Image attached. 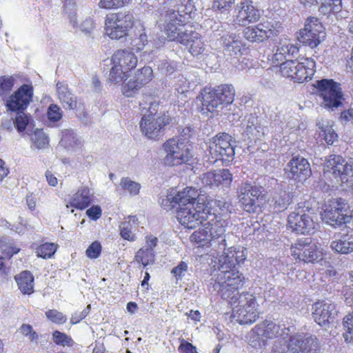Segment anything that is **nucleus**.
I'll list each match as a JSON object with an SVG mask.
<instances>
[{
  "mask_svg": "<svg viewBox=\"0 0 353 353\" xmlns=\"http://www.w3.org/2000/svg\"><path fill=\"white\" fill-rule=\"evenodd\" d=\"M232 137L227 133H219L208 143V150L214 161H230L234 156Z\"/></svg>",
  "mask_w": 353,
  "mask_h": 353,
  "instance_id": "obj_11",
  "label": "nucleus"
},
{
  "mask_svg": "<svg viewBox=\"0 0 353 353\" xmlns=\"http://www.w3.org/2000/svg\"><path fill=\"white\" fill-rule=\"evenodd\" d=\"M135 260L141 262L144 267L148 264L153 263L155 260V252L150 248H142L139 250L135 255Z\"/></svg>",
  "mask_w": 353,
  "mask_h": 353,
  "instance_id": "obj_43",
  "label": "nucleus"
},
{
  "mask_svg": "<svg viewBox=\"0 0 353 353\" xmlns=\"http://www.w3.org/2000/svg\"><path fill=\"white\" fill-rule=\"evenodd\" d=\"M260 327L256 325L248 334V344L256 350V352L261 351L266 345V341L262 338L263 334Z\"/></svg>",
  "mask_w": 353,
  "mask_h": 353,
  "instance_id": "obj_38",
  "label": "nucleus"
},
{
  "mask_svg": "<svg viewBox=\"0 0 353 353\" xmlns=\"http://www.w3.org/2000/svg\"><path fill=\"white\" fill-rule=\"evenodd\" d=\"M61 144L68 150H74L81 145V140L72 130H65L63 132Z\"/></svg>",
  "mask_w": 353,
  "mask_h": 353,
  "instance_id": "obj_40",
  "label": "nucleus"
},
{
  "mask_svg": "<svg viewBox=\"0 0 353 353\" xmlns=\"http://www.w3.org/2000/svg\"><path fill=\"white\" fill-rule=\"evenodd\" d=\"M111 62L112 64H116L128 72L137 66L138 60L132 52L118 50L112 56Z\"/></svg>",
  "mask_w": 353,
  "mask_h": 353,
  "instance_id": "obj_24",
  "label": "nucleus"
},
{
  "mask_svg": "<svg viewBox=\"0 0 353 353\" xmlns=\"http://www.w3.org/2000/svg\"><path fill=\"white\" fill-rule=\"evenodd\" d=\"M57 248L56 244L46 243L38 247L36 253L39 257L43 259L50 258L56 252Z\"/></svg>",
  "mask_w": 353,
  "mask_h": 353,
  "instance_id": "obj_51",
  "label": "nucleus"
},
{
  "mask_svg": "<svg viewBox=\"0 0 353 353\" xmlns=\"http://www.w3.org/2000/svg\"><path fill=\"white\" fill-rule=\"evenodd\" d=\"M331 248L335 252L346 254L353 252V236L350 234L341 235L339 239L332 241Z\"/></svg>",
  "mask_w": 353,
  "mask_h": 353,
  "instance_id": "obj_29",
  "label": "nucleus"
},
{
  "mask_svg": "<svg viewBox=\"0 0 353 353\" xmlns=\"http://www.w3.org/2000/svg\"><path fill=\"white\" fill-rule=\"evenodd\" d=\"M291 255L305 263H314L322 259V253L310 238H301L290 248Z\"/></svg>",
  "mask_w": 353,
  "mask_h": 353,
  "instance_id": "obj_12",
  "label": "nucleus"
},
{
  "mask_svg": "<svg viewBox=\"0 0 353 353\" xmlns=\"http://www.w3.org/2000/svg\"><path fill=\"white\" fill-rule=\"evenodd\" d=\"M352 172V165L341 155L331 154L325 160L324 163V176L330 177L332 176L337 182L343 183L347 181L346 176Z\"/></svg>",
  "mask_w": 353,
  "mask_h": 353,
  "instance_id": "obj_15",
  "label": "nucleus"
},
{
  "mask_svg": "<svg viewBox=\"0 0 353 353\" xmlns=\"http://www.w3.org/2000/svg\"><path fill=\"white\" fill-rule=\"evenodd\" d=\"M210 232L211 236L210 245L217 252L225 250L227 244L225 243V228L223 223L218 221L212 223L210 228Z\"/></svg>",
  "mask_w": 353,
  "mask_h": 353,
  "instance_id": "obj_25",
  "label": "nucleus"
},
{
  "mask_svg": "<svg viewBox=\"0 0 353 353\" xmlns=\"http://www.w3.org/2000/svg\"><path fill=\"white\" fill-rule=\"evenodd\" d=\"M228 303L232 307L231 318L233 321L245 325L255 322L259 318V304L252 294L243 292Z\"/></svg>",
  "mask_w": 353,
  "mask_h": 353,
  "instance_id": "obj_4",
  "label": "nucleus"
},
{
  "mask_svg": "<svg viewBox=\"0 0 353 353\" xmlns=\"http://www.w3.org/2000/svg\"><path fill=\"white\" fill-rule=\"evenodd\" d=\"M202 106L203 110H206L210 112H219V109H223V106L219 101L214 89L202 94Z\"/></svg>",
  "mask_w": 353,
  "mask_h": 353,
  "instance_id": "obj_31",
  "label": "nucleus"
},
{
  "mask_svg": "<svg viewBox=\"0 0 353 353\" xmlns=\"http://www.w3.org/2000/svg\"><path fill=\"white\" fill-rule=\"evenodd\" d=\"M259 327L261 332L263 336L269 339H273L281 335L283 336V339L290 337L295 331V327L293 325L284 327L281 329V325L276 324L271 320H265L260 324L256 325ZM285 326V325H283Z\"/></svg>",
  "mask_w": 353,
  "mask_h": 353,
  "instance_id": "obj_22",
  "label": "nucleus"
},
{
  "mask_svg": "<svg viewBox=\"0 0 353 353\" xmlns=\"http://www.w3.org/2000/svg\"><path fill=\"white\" fill-rule=\"evenodd\" d=\"M245 131L254 138L259 139L268 133V128L259 122L257 117L250 115L248 119Z\"/></svg>",
  "mask_w": 353,
  "mask_h": 353,
  "instance_id": "obj_32",
  "label": "nucleus"
},
{
  "mask_svg": "<svg viewBox=\"0 0 353 353\" xmlns=\"http://www.w3.org/2000/svg\"><path fill=\"white\" fill-rule=\"evenodd\" d=\"M63 116V112L59 106L51 104L48 110V117L50 121L56 122L59 121Z\"/></svg>",
  "mask_w": 353,
  "mask_h": 353,
  "instance_id": "obj_58",
  "label": "nucleus"
},
{
  "mask_svg": "<svg viewBox=\"0 0 353 353\" xmlns=\"http://www.w3.org/2000/svg\"><path fill=\"white\" fill-rule=\"evenodd\" d=\"M161 16L163 18V31L169 41L181 43L182 37L189 30V29H185L181 24L183 22L181 16L178 17L174 10H165Z\"/></svg>",
  "mask_w": 353,
  "mask_h": 353,
  "instance_id": "obj_16",
  "label": "nucleus"
},
{
  "mask_svg": "<svg viewBox=\"0 0 353 353\" xmlns=\"http://www.w3.org/2000/svg\"><path fill=\"white\" fill-rule=\"evenodd\" d=\"M202 183L205 186H229L232 181V174L228 169H221L216 172L204 173L201 178Z\"/></svg>",
  "mask_w": 353,
  "mask_h": 353,
  "instance_id": "obj_21",
  "label": "nucleus"
},
{
  "mask_svg": "<svg viewBox=\"0 0 353 353\" xmlns=\"http://www.w3.org/2000/svg\"><path fill=\"white\" fill-rule=\"evenodd\" d=\"M178 350L181 353H197L196 347L183 339L181 340Z\"/></svg>",
  "mask_w": 353,
  "mask_h": 353,
  "instance_id": "obj_64",
  "label": "nucleus"
},
{
  "mask_svg": "<svg viewBox=\"0 0 353 353\" xmlns=\"http://www.w3.org/2000/svg\"><path fill=\"white\" fill-rule=\"evenodd\" d=\"M134 23V17L128 11L110 13L105 19L106 34L113 39H119L128 34Z\"/></svg>",
  "mask_w": 353,
  "mask_h": 353,
  "instance_id": "obj_7",
  "label": "nucleus"
},
{
  "mask_svg": "<svg viewBox=\"0 0 353 353\" xmlns=\"http://www.w3.org/2000/svg\"><path fill=\"white\" fill-rule=\"evenodd\" d=\"M291 199L289 193L285 191L281 192L279 194L278 198L275 200L276 207L280 208H286V207L290 203Z\"/></svg>",
  "mask_w": 353,
  "mask_h": 353,
  "instance_id": "obj_61",
  "label": "nucleus"
},
{
  "mask_svg": "<svg viewBox=\"0 0 353 353\" xmlns=\"http://www.w3.org/2000/svg\"><path fill=\"white\" fill-rule=\"evenodd\" d=\"M46 317L54 323L63 324L67 318L61 312L56 310H49L46 312Z\"/></svg>",
  "mask_w": 353,
  "mask_h": 353,
  "instance_id": "obj_57",
  "label": "nucleus"
},
{
  "mask_svg": "<svg viewBox=\"0 0 353 353\" xmlns=\"http://www.w3.org/2000/svg\"><path fill=\"white\" fill-rule=\"evenodd\" d=\"M235 12H236L235 21L241 26L257 22L261 17L259 10L254 6L252 1L249 0H243L237 3Z\"/></svg>",
  "mask_w": 353,
  "mask_h": 353,
  "instance_id": "obj_20",
  "label": "nucleus"
},
{
  "mask_svg": "<svg viewBox=\"0 0 353 353\" xmlns=\"http://www.w3.org/2000/svg\"><path fill=\"white\" fill-rule=\"evenodd\" d=\"M90 190L83 188L78 190L71 198L70 204L76 208L83 210L90 203Z\"/></svg>",
  "mask_w": 353,
  "mask_h": 353,
  "instance_id": "obj_33",
  "label": "nucleus"
},
{
  "mask_svg": "<svg viewBox=\"0 0 353 353\" xmlns=\"http://www.w3.org/2000/svg\"><path fill=\"white\" fill-rule=\"evenodd\" d=\"M192 2L191 0H166L163 7L165 10H175L178 17L181 16V19H184V14L191 12Z\"/></svg>",
  "mask_w": 353,
  "mask_h": 353,
  "instance_id": "obj_30",
  "label": "nucleus"
},
{
  "mask_svg": "<svg viewBox=\"0 0 353 353\" xmlns=\"http://www.w3.org/2000/svg\"><path fill=\"white\" fill-rule=\"evenodd\" d=\"M101 252V245L98 241H94L87 248L86 256L90 259H97Z\"/></svg>",
  "mask_w": 353,
  "mask_h": 353,
  "instance_id": "obj_60",
  "label": "nucleus"
},
{
  "mask_svg": "<svg viewBox=\"0 0 353 353\" xmlns=\"http://www.w3.org/2000/svg\"><path fill=\"white\" fill-rule=\"evenodd\" d=\"M298 63V60H287L282 63L280 65V72L282 76L290 78L294 81V76L296 73Z\"/></svg>",
  "mask_w": 353,
  "mask_h": 353,
  "instance_id": "obj_45",
  "label": "nucleus"
},
{
  "mask_svg": "<svg viewBox=\"0 0 353 353\" xmlns=\"http://www.w3.org/2000/svg\"><path fill=\"white\" fill-rule=\"evenodd\" d=\"M316 63L311 58L302 59V61H299L298 68L296 70V73L294 76V81L303 83L305 81L311 79L314 74Z\"/></svg>",
  "mask_w": 353,
  "mask_h": 353,
  "instance_id": "obj_27",
  "label": "nucleus"
},
{
  "mask_svg": "<svg viewBox=\"0 0 353 353\" xmlns=\"http://www.w3.org/2000/svg\"><path fill=\"white\" fill-rule=\"evenodd\" d=\"M244 277L237 270L227 272H218L212 288L228 302L237 298L241 294L239 289L243 285Z\"/></svg>",
  "mask_w": 353,
  "mask_h": 353,
  "instance_id": "obj_5",
  "label": "nucleus"
},
{
  "mask_svg": "<svg viewBox=\"0 0 353 353\" xmlns=\"http://www.w3.org/2000/svg\"><path fill=\"white\" fill-rule=\"evenodd\" d=\"M311 3H319V0H309ZM321 6L319 8L321 12L329 14L330 12L336 13L341 11L342 8L341 0H320Z\"/></svg>",
  "mask_w": 353,
  "mask_h": 353,
  "instance_id": "obj_41",
  "label": "nucleus"
},
{
  "mask_svg": "<svg viewBox=\"0 0 353 353\" xmlns=\"http://www.w3.org/2000/svg\"><path fill=\"white\" fill-rule=\"evenodd\" d=\"M182 38L180 43L185 46L192 56L197 57L203 54L205 44L198 32L189 29L188 33H185Z\"/></svg>",
  "mask_w": 353,
  "mask_h": 353,
  "instance_id": "obj_23",
  "label": "nucleus"
},
{
  "mask_svg": "<svg viewBox=\"0 0 353 353\" xmlns=\"http://www.w3.org/2000/svg\"><path fill=\"white\" fill-rule=\"evenodd\" d=\"M188 267L185 262L181 261L179 264L174 268L171 273L174 276V277L177 279H182L185 276L188 274Z\"/></svg>",
  "mask_w": 353,
  "mask_h": 353,
  "instance_id": "obj_59",
  "label": "nucleus"
},
{
  "mask_svg": "<svg viewBox=\"0 0 353 353\" xmlns=\"http://www.w3.org/2000/svg\"><path fill=\"white\" fill-rule=\"evenodd\" d=\"M15 119L16 113L11 112L10 118L5 119L1 122V128L7 130H12L13 127H15L18 130L17 123Z\"/></svg>",
  "mask_w": 353,
  "mask_h": 353,
  "instance_id": "obj_62",
  "label": "nucleus"
},
{
  "mask_svg": "<svg viewBox=\"0 0 353 353\" xmlns=\"http://www.w3.org/2000/svg\"><path fill=\"white\" fill-rule=\"evenodd\" d=\"M236 0H213V9L221 13L228 12L231 10Z\"/></svg>",
  "mask_w": 353,
  "mask_h": 353,
  "instance_id": "obj_54",
  "label": "nucleus"
},
{
  "mask_svg": "<svg viewBox=\"0 0 353 353\" xmlns=\"http://www.w3.org/2000/svg\"><path fill=\"white\" fill-rule=\"evenodd\" d=\"M319 129L320 130L319 135L323 137L327 145H332L334 141H337L338 135L335 132L332 125L329 122H319L317 124Z\"/></svg>",
  "mask_w": 353,
  "mask_h": 353,
  "instance_id": "obj_39",
  "label": "nucleus"
},
{
  "mask_svg": "<svg viewBox=\"0 0 353 353\" xmlns=\"http://www.w3.org/2000/svg\"><path fill=\"white\" fill-rule=\"evenodd\" d=\"M325 107L338 108L342 104L343 94L341 84L333 79H322L314 85Z\"/></svg>",
  "mask_w": 353,
  "mask_h": 353,
  "instance_id": "obj_10",
  "label": "nucleus"
},
{
  "mask_svg": "<svg viewBox=\"0 0 353 353\" xmlns=\"http://www.w3.org/2000/svg\"><path fill=\"white\" fill-rule=\"evenodd\" d=\"M15 280L22 293L30 294L33 292L34 277L30 272H22L15 276Z\"/></svg>",
  "mask_w": 353,
  "mask_h": 353,
  "instance_id": "obj_34",
  "label": "nucleus"
},
{
  "mask_svg": "<svg viewBox=\"0 0 353 353\" xmlns=\"http://www.w3.org/2000/svg\"><path fill=\"white\" fill-rule=\"evenodd\" d=\"M16 80V77L13 75H4L0 77V96L2 98L7 95L12 90Z\"/></svg>",
  "mask_w": 353,
  "mask_h": 353,
  "instance_id": "obj_46",
  "label": "nucleus"
},
{
  "mask_svg": "<svg viewBox=\"0 0 353 353\" xmlns=\"http://www.w3.org/2000/svg\"><path fill=\"white\" fill-rule=\"evenodd\" d=\"M239 201L244 211L254 213L260 207L259 199L263 197L262 188L251 183H242L238 188Z\"/></svg>",
  "mask_w": 353,
  "mask_h": 353,
  "instance_id": "obj_13",
  "label": "nucleus"
},
{
  "mask_svg": "<svg viewBox=\"0 0 353 353\" xmlns=\"http://www.w3.org/2000/svg\"><path fill=\"white\" fill-rule=\"evenodd\" d=\"M322 216L326 223L334 228L351 223L353 219L349 205L342 199H335L327 205Z\"/></svg>",
  "mask_w": 353,
  "mask_h": 353,
  "instance_id": "obj_8",
  "label": "nucleus"
},
{
  "mask_svg": "<svg viewBox=\"0 0 353 353\" xmlns=\"http://www.w3.org/2000/svg\"><path fill=\"white\" fill-rule=\"evenodd\" d=\"M284 170L288 178L296 181L305 180L312 173L309 162L301 157H293Z\"/></svg>",
  "mask_w": 353,
  "mask_h": 353,
  "instance_id": "obj_19",
  "label": "nucleus"
},
{
  "mask_svg": "<svg viewBox=\"0 0 353 353\" xmlns=\"http://www.w3.org/2000/svg\"><path fill=\"white\" fill-rule=\"evenodd\" d=\"M126 73H127V72H125L121 67L117 66L116 64H112V66L109 71L108 80L109 82L114 83V84L120 83L126 77L125 76Z\"/></svg>",
  "mask_w": 353,
  "mask_h": 353,
  "instance_id": "obj_49",
  "label": "nucleus"
},
{
  "mask_svg": "<svg viewBox=\"0 0 353 353\" xmlns=\"http://www.w3.org/2000/svg\"><path fill=\"white\" fill-rule=\"evenodd\" d=\"M33 145L37 149H43L48 145L49 138L48 135L41 129H37L32 136Z\"/></svg>",
  "mask_w": 353,
  "mask_h": 353,
  "instance_id": "obj_47",
  "label": "nucleus"
},
{
  "mask_svg": "<svg viewBox=\"0 0 353 353\" xmlns=\"http://www.w3.org/2000/svg\"><path fill=\"white\" fill-rule=\"evenodd\" d=\"M314 215L307 207L299 206L288 217V226L292 232L301 234H310L318 225Z\"/></svg>",
  "mask_w": 353,
  "mask_h": 353,
  "instance_id": "obj_9",
  "label": "nucleus"
},
{
  "mask_svg": "<svg viewBox=\"0 0 353 353\" xmlns=\"http://www.w3.org/2000/svg\"><path fill=\"white\" fill-rule=\"evenodd\" d=\"M158 103L150 96H146L140 106L144 110H148L149 114H143L141 122L140 128L142 133L148 139H156L163 134L164 127L168 125L171 119L169 116L163 114L161 117H155Z\"/></svg>",
  "mask_w": 353,
  "mask_h": 353,
  "instance_id": "obj_2",
  "label": "nucleus"
},
{
  "mask_svg": "<svg viewBox=\"0 0 353 353\" xmlns=\"http://www.w3.org/2000/svg\"><path fill=\"white\" fill-rule=\"evenodd\" d=\"M185 193V188L181 191L177 192H171L168 194L166 198L161 200V206L166 211L171 210L174 208L177 210L178 205L181 203V199L185 200L186 199L183 196V194Z\"/></svg>",
  "mask_w": 353,
  "mask_h": 353,
  "instance_id": "obj_36",
  "label": "nucleus"
},
{
  "mask_svg": "<svg viewBox=\"0 0 353 353\" xmlns=\"http://www.w3.org/2000/svg\"><path fill=\"white\" fill-rule=\"evenodd\" d=\"M143 88L134 78L130 79L122 87V92L127 97H134Z\"/></svg>",
  "mask_w": 353,
  "mask_h": 353,
  "instance_id": "obj_50",
  "label": "nucleus"
},
{
  "mask_svg": "<svg viewBox=\"0 0 353 353\" xmlns=\"http://www.w3.org/2000/svg\"><path fill=\"white\" fill-rule=\"evenodd\" d=\"M343 327L347 331L346 334H344V337L346 341L349 343L353 342V312L343 319Z\"/></svg>",
  "mask_w": 353,
  "mask_h": 353,
  "instance_id": "obj_53",
  "label": "nucleus"
},
{
  "mask_svg": "<svg viewBox=\"0 0 353 353\" xmlns=\"http://www.w3.org/2000/svg\"><path fill=\"white\" fill-rule=\"evenodd\" d=\"M299 52V48L290 43H280L274 54V58L277 61H282V57H295Z\"/></svg>",
  "mask_w": 353,
  "mask_h": 353,
  "instance_id": "obj_42",
  "label": "nucleus"
},
{
  "mask_svg": "<svg viewBox=\"0 0 353 353\" xmlns=\"http://www.w3.org/2000/svg\"><path fill=\"white\" fill-rule=\"evenodd\" d=\"M119 187L128 192L130 195L135 196L139 193L141 185L129 177H123L121 179Z\"/></svg>",
  "mask_w": 353,
  "mask_h": 353,
  "instance_id": "obj_44",
  "label": "nucleus"
},
{
  "mask_svg": "<svg viewBox=\"0 0 353 353\" xmlns=\"http://www.w3.org/2000/svg\"><path fill=\"white\" fill-rule=\"evenodd\" d=\"M235 266L234 263L230 261V259H229L227 256L223 253L219 259L218 272L224 273L233 271V270H236Z\"/></svg>",
  "mask_w": 353,
  "mask_h": 353,
  "instance_id": "obj_55",
  "label": "nucleus"
},
{
  "mask_svg": "<svg viewBox=\"0 0 353 353\" xmlns=\"http://www.w3.org/2000/svg\"><path fill=\"white\" fill-rule=\"evenodd\" d=\"M271 30H263L259 27H248L243 31L244 37L251 42H261L270 37Z\"/></svg>",
  "mask_w": 353,
  "mask_h": 353,
  "instance_id": "obj_37",
  "label": "nucleus"
},
{
  "mask_svg": "<svg viewBox=\"0 0 353 353\" xmlns=\"http://www.w3.org/2000/svg\"><path fill=\"white\" fill-rule=\"evenodd\" d=\"M152 70L149 66H145L140 70H138L136 72L133 78L139 82L141 86L145 85L148 83H149L152 78Z\"/></svg>",
  "mask_w": 353,
  "mask_h": 353,
  "instance_id": "obj_48",
  "label": "nucleus"
},
{
  "mask_svg": "<svg viewBox=\"0 0 353 353\" xmlns=\"http://www.w3.org/2000/svg\"><path fill=\"white\" fill-rule=\"evenodd\" d=\"M312 318L320 326L333 322L337 315L336 306L330 301H317L312 305Z\"/></svg>",
  "mask_w": 353,
  "mask_h": 353,
  "instance_id": "obj_18",
  "label": "nucleus"
},
{
  "mask_svg": "<svg viewBox=\"0 0 353 353\" xmlns=\"http://www.w3.org/2000/svg\"><path fill=\"white\" fill-rule=\"evenodd\" d=\"M324 27L316 17L308 18L305 28L299 32L300 43L311 48H316L325 37Z\"/></svg>",
  "mask_w": 353,
  "mask_h": 353,
  "instance_id": "obj_14",
  "label": "nucleus"
},
{
  "mask_svg": "<svg viewBox=\"0 0 353 353\" xmlns=\"http://www.w3.org/2000/svg\"><path fill=\"white\" fill-rule=\"evenodd\" d=\"M33 88L23 84L11 94L6 101V106L12 112L16 113V122L18 132H23L30 121V117L25 113V110L32 101Z\"/></svg>",
  "mask_w": 353,
  "mask_h": 353,
  "instance_id": "obj_3",
  "label": "nucleus"
},
{
  "mask_svg": "<svg viewBox=\"0 0 353 353\" xmlns=\"http://www.w3.org/2000/svg\"><path fill=\"white\" fill-rule=\"evenodd\" d=\"M183 196L176 210V218L179 223L189 229L196 228L203 221H207L209 210L203 199L199 198L198 190L191 187L185 188Z\"/></svg>",
  "mask_w": 353,
  "mask_h": 353,
  "instance_id": "obj_1",
  "label": "nucleus"
},
{
  "mask_svg": "<svg viewBox=\"0 0 353 353\" xmlns=\"http://www.w3.org/2000/svg\"><path fill=\"white\" fill-rule=\"evenodd\" d=\"M320 345L314 336H303L301 334H291L289 338L287 351L289 353H316Z\"/></svg>",
  "mask_w": 353,
  "mask_h": 353,
  "instance_id": "obj_17",
  "label": "nucleus"
},
{
  "mask_svg": "<svg viewBox=\"0 0 353 353\" xmlns=\"http://www.w3.org/2000/svg\"><path fill=\"white\" fill-rule=\"evenodd\" d=\"M190 88V83L184 77H181L176 83V90L180 94L188 92Z\"/></svg>",
  "mask_w": 353,
  "mask_h": 353,
  "instance_id": "obj_63",
  "label": "nucleus"
},
{
  "mask_svg": "<svg viewBox=\"0 0 353 353\" xmlns=\"http://www.w3.org/2000/svg\"><path fill=\"white\" fill-rule=\"evenodd\" d=\"M58 97L65 109L74 110L77 107V97L69 90L68 85L58 82L57 83Z\"/></svg>",
  "mask_w": 353,
  "mask_h": 353,
  "instance_id": "obj_28",
  "label": "nucleus"
},
{
  "mask_svg": "<svg viewBox=\"0 0 353 353\" xmlns=\"http://www.w3.org/2000/svg\"><path fill=\"white\" fill-rule=\"evenodd\" d=\"M53 341L59 345L71 347L74 344L72 339L63 332L56 330L52 334Z\"/></svg>",
  "mask_w": 353,
  "mask_h": 353,
  "instance_id": "obj_52",
  "label": "nucleus"
},
{
  "mask_svg": "<svg viewBox=\"0 0 353 353\" xmlns=\"http://www.w3.org/2000/svg\"><path fill=\"white\" fill-rule=\"evenodd\" d=\"M216 94L223 106L233 102L235 95L234 88L232 85L223 84L214 88Z\"/></svg>",
  "mask_w": 353,
  "mask_h": 353,
  "instance_id": "obj_35",
  "label": "nucleus"
},
{
  "mask_svg": "<svg viewBox=\"0 0 353 353\" xmlns=\"http://www.w3.org/2000/svg\"><path fill=\"white\" fill-rule=\"evenodd\" d=\"M130 0H101L99 6L105 9H112L122 7L128 4Z\"/></svg>",
  "mask_w": 353,
  "mask_h": 353,
  "instance_id": "obj_56",
  "label": "nucleus"
},
{
  "mask_svg": "<svg viewBox=\"0 0 353 353\" xmlns=\"http://www.w3.org/2000/svg\"><path fill=\"white\" fill-rule=\"evenodd\" d=\"M225 55L237 58L242 54V43L239 37L233 34H225L221 37Z\"/></svg>",
  "mask_w": 353,
  "mask_h": 353,
  "instance_id": "obj_26",
  "label": "nucleus"
},
{
  "mask_svg": "<svg viewBox=\"0 0 353 353\" xmlns=\"http://www.w3.org/2000/svg\"><path fill=\"white\" fill-rule=\"evenodd\" d=\"M165 153L164 163L169 166H175L187 163L193 155L188 143L179 137L167 140L163 145Z\"/></svg>",
  "mask_w": 353,
  "mask_h": 353,
  "instance_id": "obj_6",
  "label": "nucleus"
}]
</instances>
